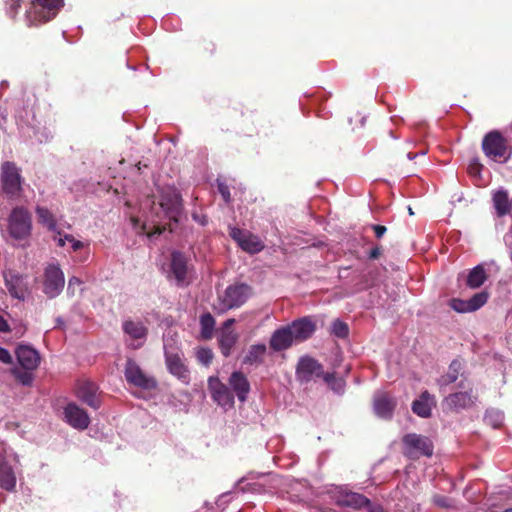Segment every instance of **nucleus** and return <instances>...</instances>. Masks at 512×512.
I'll return each instance as SVG.
<instances>
[{"label":"nucleus","instance_id":"nucleus-46","mask_svg":"<svg viewBox=\"0 0 512 512\" xmlns=\"http://www.w3.org/2000/svg\"><path fill=\"white\" fill-rule=\"evenodd\" d=\"M89 257H90V250L88 247V248H84V249L80 250L79 255H77L75 257L74 261L78 262V263H84L89 259Z\"/></svg>","mask_w":512,"mask_h":512},{"label":"nucleus","instance_id":"nucleus-16","mask_svg":"<svg viewBox=\"0 0 512 512\" xmlns=\"http://www.w3.org/2000/svg\"><path fill=\"white\" fill-rule=\"evenodd\" d=\"M208 387L212 399L224 409L232 408L234 395L227 385L222 383L218 377L211 376L208 379Z\"/></svg>","mask_w":512,"mask_h":512},{"label":"nucleus","instance_id":"nucleus-8","mask_svg":"<svg viewBox=\"0 0 512 512\" xmlns=\"http://www.w3.org/2000/svg\"><path fill=\"white\" fill-rule=\"evenodd\" d=\"M32 220L28 210L22 206L15 207L8 218V231L12 238L23 240L31 233Z\"/></svg>","mask_w":512,"mask_h":512},{"label":"nucleus","instance_id":"nucleus-30","mask_svg":"<svg viewBox=\"0 0 512 512\" xmlns=\"http://www.w3.org/2000/svg\"><path fill=\"white\" fill-rule=\"evenodd\" d=\"M215 328V319L211 313L206 312L200 316V332L203 339H210Z\"/></svg>","mask_w":512,"mask_h":512},{"label":"nucleus","instance_id":"nucleus-42","mask_svg":"<svg viewBox=\"0 0 512 512\" xmlns=\"http://www.w3.org/2000/svg\"><path fill=\"white\" fill-rule=\"evenodd\" d=\"M20 3L21 0H4L7 15H9L11 18L15 17L18 13Z\"/></svg>","mask_w":512,"mask_h":512},{"label":"nucleus","instance_id":"nucleus-54","mask_svg":"<svg viewBox=\"0 0 512 512\" xmlns=\"http://www.w3.org/2000/svg\"><path fill=\"white\" fill-rule=\"evenodd\" d=\"M228 497H230L229 493L221 495V497L217 501V505L220 507L222 505V503L225 502Z\"/></svg>","mask_w":512,"mask_h":512},{"label":"nucleus","instance_id":"nucleus-14","mask_svg":"<svg viewBox=\"0 0 512 512\" xmlns=\"http://www.w3.org/2000/svg\"><path fill=\"white\" fill-rule=\"evenodd\" d=\"M64 273L58 264H49L44 272V293L49 298L58 296L64 288Z\"/></svg>","mask_w":512,"mask_h":512},{"label":"nucleus","instance_id":"nucleus-50","mask_svg":"<svg viewBox=\"0 0 512 512\" xmlns=\"http://www.w3.org/2000/svg\"><path fill=\"white\" fill-rule=\"evenodd\" d=\"M373 229L377 238H381L386 232V227L382 225H374Z\"/></svg>","mask_w":512,"mask_h":512},{"label":"nucleus","instance_id":"nucleus-59","mask_svg":"<svg viewBox=\"0 0 512 512\" xmlns=\"http://www.w3.org/2000/svg\"><path fill=\"white\" fill-rule=\"evenodd\" d=\"M418 155H425L426 152L425 151H420L419 153H417Z\"/></svg>","mask_w":512,"mask_h":512},{"label":"nucleus","instance_id":"nucleus-31","mask_svg":"<svg viewBox=\"0 0 512 512\" xmlns=\"http://www.w3.org/2000/svg\"><path fill=\"white\" fill-rule=\"evenodd\" d=\"M161 207L168 213L171 218H174L180 211V196L177 192L173 191L167 201L164 199L160 202Z\"/></svg>","mask_w":512,"mask_h":512},{"label":"nucleus","instance_id":"nucleus-6","mask_svg":"<svg viewBox=\"0 0 512 512\" xmlns=\"http://www.w3.org/2000/svg\"><path fill=\"white\" fill-rule=\"evenodd\" d=\"M63 0H32L25 17L28 26L38 25L53 19Z\"/></svg>","mask_w":512,"mask_h":512},{"label":"nucleus","instance_id":"nucleus-58","mask_svg":"<svg viewBox=\"0 0 512 512\" xmlns=\"http://www.w3.org/2000/svg\"><path fill=\"white\" fill-rule=\"evenodd\" d=\"M240 489H241L242 491H246V490H247V491H250V490H253L254 488H251V487L246 488V487H244V486H241V487H240Z\"/></svg>","mask_w":512,"mask_h":512},{"label":"nucleus","instance_id":"nucleus-49","mask_svg":"<svg viewBox=\"0 0 512 512\" xmlns=\"http://www.w3.org/2000/svg\"><path fill=\"white\" fill-rule=\"evenodd\" d=\"M504 241H505V244L510 249L509 254H510V259L512 261V227H510L509 231L505 234Z\"/></svg>","mask_w":512,"mask_h":512},{"label":"nucleus","instance_id":"nucleus-21","mask_svg":"<svg viewBox=\"0 0 512 512\" xmlns=\"http://www.w3.org/2000/svg\"><path fill=\"white\" fill-rule=\"evenodd\" d=\"M16 357L19 365L28 370H36L40 364L38 351L28 345H19L16 348Z\"/></svg>","mask_w":512,"mask_h":512},{"label":"nucleus","instance_id":"nucleus-25","mask_svg":"<svg viewBox=\"0 0 512 512\" xmlns=\"http://www.w3.org/2000/svg\"><path fill=\"white\" fill-rule=\"evenodd\" d=\"M436 405L435 397L428 391H423L412 403V411L417 416L428 418L431 416L432 408Z\"/></svg>","mask_w":512,"mask_h":512},{"label":"nucleus","instance_id":"nucleus-38","mask_svg":"<svg viewBox=\"0 0 512 512\" xmlns=\"http://www.w3.org/2000/svg\"><path fill=\"white\" fill-rule=\"evenodd\" d=\"M131 222H132V225L135 229H138L137 233H146L147 234V237L150 239V240H154L156 239L161 233H162V230L159 228V227H156L154 229V231L152 232H146V225L143 224L142 226L138 227V219L135 218V217H131Z\"/></svg>","mask_w":512,"mask_h":512},{"label":"nucleus","instance_id":"nucleus-20","mask_svg":"<svg viewBox=\"0 0 512 512\" xmlns=\"http://www.w3.org/2000/svg\"><path fill=\"white\" fill-rule=\"evenodd\" d=\"M5 286L13 298L23 300L27 293V286L22 275L13 271L4 273Z\"/></svg>","mask_w":512,"mask_h":512},{"label":"nucleus","instance_id":"nucleus-10","mask_svg":"<svg viewBox=\"0 0 512 512\" xmlns=\"http://www.w3.org/2000/svg\"><path fill=\"white\" fill-rule=\"evenodd\" d=\"M328 493L331 495L334 503L339 507L362 510L363 503H366V496L351 491L348 485H331Z\"/></svg>","mask_w":512,"mask_h":512},{"label":"nucleus","instance_id":"nucleus-29","mask_svg":"<svg viewBox=\"0 0 512 512\" xmlns=\"http://www.w3.org/2000/svg\"><path fill=\"white\" fill-rule=\"evenodd\" d=\"M237 335L233 331H222L219 337V346L223 356L228 357L236 344Z\"/></svg>","mask_w":512,"mask_h":512},{"label":"nucleus","instance_id":"nucleus-60","mask_svg":"<svg viewBox=\"0 0 512 512\" xmlns=\"http://www.w3.org/2000/svg\"><path fill=\"white\" fill-rule=\"evenodd\" d=\"M502 512H512V508H508V509H506V510H504Z\"/></svg>","mask_w":512,"mask_h":512},{"label":"nucleus","instance_id":"nucleus-7","mask_svg":"<svg viewBox=\"0 0 512 512\" xmlns=\"http://www.w3.org/2000/svg\"><path fill=\"white\" fill-rule=\"evenodd\" d=\"M403 453L412 460L420 457H431L434 452L433 441L428 437L417 433H408L402 438Z\"/></svg>","mask_w":512,"mask_h":512},{"label":"nucleus","instance_id":"nucleus-2","mask_svg":"<svg viewBox=\"0 0 512 512\" xmlns=\"http://www.w3.org/2000/svg\"><path fill=\"white\" fill-rule=\"evenodd\" d=\"M163 349L168 372L183 384H189L190 371L184 363L183 353L175 335H164Z\"/></svg>","mask_w":512,"mask_h":512},{"label":"nucleus","instance_id":"nucleus-57","mask_svg":"<svg viewBox=\"0 0 512 512\" xmlns=\"http://www.w3.org/2000/svg\"><path fill=\"white\" fill-rule=\"evenodd\" d=\"M12 457H13V461L15 462V465H16V464H19V457H18V455H17L16 453H14V454L12 455Z\"/></svg>","mask_w":512,"mask_h":512},{"label":"nucleus","instance_id":"nucleus-18","mask_svg":"<svg viewBox=\"0 0 512 512\" xmlns=\"http://www.w3.org/2000/svg\"><path fill=\"white\" fill-rule=\"evenodd\" d=\"M396 407V399L388 393L378 391L374 394L373 410L377 417L381 419H391Z\"/></svg>","mask_w":512,"mask_h":512},{"label":"nucleus","instance_id":"nucleus-34","mask_svg":"<svg viewBox=\"0 0 512 512\" xmlns=\"http://www.w3.org/2000/svg\"><path fill=\"white\" fill-rule=\"evenodd\" d=\"M504 421V414L497 409H488L484 415V422L494 429L499 428Z\"/></svg>","mask_w":512,"mask_h":512},{"label":"nucleus","instance_id":"nucleus-27","mask_svg":"<svg viewBox=\"0 0 512 512\" xmlns=\"http://www.w3.org/2000/svg\"><path fill=\"white\" fill-rule=\"evenodd\" d=\"M266 351L267 347L263 343L251 345L243 358V364L251 366L262 364Z\"/></svg>","mask_w":512,"mask_h":512},{"label":"nucleus","instance_id":"nucleus-28","mask_svg":"<svg viewBox=\"0 0 512 512\" xmlns=\"http://www.w3.org/2000/svg\"><path fill=\"white\" fill-rule=\"evenodd\" d=\"M488 275L483 264L473 267L466 278V285L471 289L480 288L487 280Z\"/></svg>","mask_w":512,"mask_h":512},{"label":"nucleus","instance_id":"nucleus-11","mask_svg":"<svg viewBox=\"0 0 512 512\" xmlns=\"http://www.w3.org/2000/svg\"><path fill=\"white\" fill-rule=\"evenodd\" d=\"M124 376L126 381L135 387L144 391L155 390L158 382L150 374L145 373L140 366L132 359H128L125 364Z\"/></svg>","mask_w":512,"mask_h":512},{"label":"nucleus","instance_id":"nucleus-36","mask_svg":"<svg viewBox=\"0 0 512 512\" xmlns=\"http://www.w3.org/2000/svg\"><path fill=\"white\" fill-rule=\"evenodd\" d=\"M331 333L338 338H345L349 333L348 325L340 319H336L332 322Z\"/></svg>","mask_w":512,"mask_h":512},{"label":"nucleus","instance_id":"nucleus-41","mask_svg":"<svg viewBox=\"0 0 512 512\" xmlns=\"http://www.w3.org/2000/svg\"><path fill=\"white\" fill-rule=\"evenodd\" d=\"M432 500L433 503L440 508L448 509L454 507L453 499L444 495H434Z\"/></svg>","mask_w":512,"mask_h":512},{"label":"nucleus","instance_id":"nucleus-24","mask_svg":"<svg viewBox=\"0 0 512 512\" xmlns=\"http://www.w3.org/2000/svg\"><path fill=\"white\" fill-rule=\"evenodd\" d=\"M229 385L240 402H245L250 392V383L247 377L240 371H234L229 377Z\"/></svg>","mask_w":512,"mask_h":512},{"label":"nucleus","instance_id":"nucleus-4","mask_svg":"<svg viewBox=\"0 0 512 512\" xmlns=\"http://www.w3.org/2000/svg\"><path fill=\"white\" fill-rule=\"evenodd\" d=\"M1 190L9 200L19 201L23 195L24 178L21 169L11 161H4L0 167Z\"/></svg>","mask_w":512,"mask_h":512},{"label":"nucleus","instance_id":"nucleus-19","mask_svg":"<svg viewBox=\"0 0 512 512\" xmlns=\"http://www.w3.org/2000/svg\"><path fill=\"white\" fill-rule=\"evenodd\" d=\"M76 395L79 400L93 409H98L101 401L98 394V386L91 381H81L77 384Z\"/></svg>","mask_w":512,"mask_h":512},{"label":"nucleus","instance_id":"nucleus-48","mask_svg":"<svg viewBox=\"0 0 512 512\" xmlns=\"http://www.w3.org/2000/svg\"><path fill=\"white\" fill-rule=\"evenodd\" d=\"M55 232L57 233V236L54 239L57 242V245L59 247H64L66 242H67L66 237H67L68 234H62V232L58 231L57 229H56Z\"/></svg>","mask_w":512,"mask_h":512},{"label":"nucleus","instance_id":"nucleus-23","mask_svg":"<svg viewBox=\"0 0 512 512\" xmlns=\"http://www.w3.org/2000/svg\"><path fill=\"white\" fill-rule=\"evenodd\" d=\"M463 375V363L459 359H454L450 363L447 372L437 379V384L442 391H445L449 385L455 383L459 378L464 379Z\"/></svg>","mask_w":512,"mask_h":512},{"label":"nucleus","instance_id":"nucleus-52","mask_svg":"<svg viewBox=\"0 0 512 512\" xmlns=\"http://www.w3.org/2000/svg\"><path fill=\"white\" fill-rule=\"evenodd\" d=\"M235 323L234 318H229L223 323V331H230L229 328Z\"/></svg>","mask_w":512,"mask_h":512},{"label":"nucleus","instance_id":"nucleus-40","mask_svg":"<svg viewBox=\"0 0 512 512\" xmlns=\"http://www.w3.org/2000/svg\"><path fill=\"white\" fill-rule=\"evenodd\" d=\"M325 380L331 386V388L338 394H342L344 392L343 380L336 379L333 374H327Z\"/></svg>","mask_w":512,"mask_h":512},{"label":"nucleus","instance_id":"nucleus-15","mask_svg":"<svg viewBox=\"0 0 512 512\" xmlns=\"http://www.w3.org/2000/svg\"><path fill=\"white\" fill-rule=\"evenodd\" d=\"M122 329L129 347L139 349L144 345L147 339L148 329L143 322L125 320L122 324Z\"/></svg>","mask_w":512,"mask_h":512},{"label":"nucleus","instance_id":"nucleus-1","mask_svg":"<svg viewBox=\"0 0 512 512\" xmlns=\"http://www.w3.org/2000/svg\"><path fill=\"white\" fill-rule=\"evenodd\" d=\"M315 329V323L309 317L297 319L273 332L269 341L270 348L275 352L287 350L293 344L310 338Z\"/></svg>","mask_w":512,"mask_h":512},{"label":"nucleus","instance_id":"nucleus-62","mask_svg":"<svg viewBox=\"0 0 512 512\" xmlns=\"http://www.w3.org/2000/svg\"><path fill=\"white\" fill-rule=\"evenodd\" d=\"M244 482V479H241L238 483V485H241Z\"/></svg>","mask_w":512,"mask_h":512},{"label":"nucleus","instance_id":"nucleus-22","mask_svg":"<svg viewBox=\"0 0 512 512\" xmlns=\"http://www.w3.org/2000/svg\"><path fill=\"white\" fill-rule=\"evenodd\" d=\"M16 483L14 467L9 464L4 455L0 454V487L7 492H13L16 488Z\"/></svg>","mask_w":512,"mask_h":512},{"label":"nucleus","instance_id":"nucleus-47","mask_svg":"<svg viewBox=\"0 0 512 512\" xmlns=\"http://www.w3.org/2000/svg\"><path fill=\"white\" fill-rule=\"evenodd\" d=\"M0 362L4 364H11L12 363V356L10 352L0 346Z\"/></svg>","mask_w":512,"mask_h":512},{"label":"nucleus","instance_id":"nucleus-61","mask_svg":"<svg viewBox=\"0 0 512 512\" xmlns=\"http://www.w3.org/2000/svg\"><path fill=\"white\" fill-rule=\"evenodd\" d=\"M409 214H410V215H413V211H412V209H411V208H409Z\"/></svg>","mask_w":512,"mask_h":512},{"label":"nucleus","instance_id":"nucleus-56","mask_svg":"<svg viewBox=\"0 0 512 512\" xmlns=\"http://www.w3.org/2000/svg\"><path fill=\"white\" fill-rule=\"evenodd\" d=\"M417 156H418L417 153H412V152L407 153V158L409 160H414Z\"/></svg>","mask_w":512,"mask_h":512},{"label":"nucleus","instance_id":"nucleus-51","mask_svg":"<svg viewBox=\"0 0 512 512\" xmlns=\"http://www.w3.org/2000/svg\"><path fill=\"white\" fill-rule=\"evenodd\" d=\"M9 331V325L7 321L3 318V316L0 314V332H8Z\"/></svg>","mask_w":512,"mask_h":512},{"label":"nucleus","instance_id":"nucleus-3","mask_svg":"<svg viewBox=\"0 0 512 512\" xmlns=\"http://www.w3.org/2000/svg\"><path fill=\"white\" fill-rule=\"evenodd\" d=\"M481 146L484 155L495 163L504 164L512 156V145L498 130L486 133Z\"/></svg>","mask_w":512,"mask_h":512},{"label":"nucleus","instance_id":"nucleus-26","mask_svg":"<svg viewBox=\"0 0 512 512\" xmlns=\"http://www.w3.org/2000/svg\"><path fill=\"white\" fill-rule=\"evenodd\" d=\"M320 369L321 365L315 359L303 356L298 361L296 375L301 381H310Z\"/></svg>","mask_w":512,"mask_h":512},{"label":"nucleus","instance_id":"nucleus-35","mask_svg":"<svg viewBox=\"0 0 512 512\" xmlns=\"http://www.w3.org/2000/svg\"><path fill=\"white\" fill-rule=\"evenodd\" d=\"M489 298V294L486 291H481L474 294L471 298L468 299L470 311L474 312L483 307Z\"/></svg>","mask_w":512,"mask_h":512},{"label":"nucleus","instance_id":"nucleus-37","mask_svg":"<svg viewBox=\"0 0 512 512\" xmlns=\"http://www.w3.org/2000/svg\"><path fill=\"white\" fill-rule=\"evenodd\" d=\"M449 306L458 313H471L468 299L452 298L449 301Z\"/></svg>","mask_w":512,"mask_h":512},{"label":"nucleus","instance_id":"nucleus-13","mask_svg":"<svg viewBox=\"0 0 512 512\" xmlns=\"http://www.w3.org/2000/svg\"><path fill=\"white\" fill-rule=\"evenodd\" d=\"M191 268L188 263V258L179 251H173L170 261V272L168 278H174L178 286H185L189 284Z\"/></svg>","mask_w":512,"mask_h":512},{"label":"nucleus","instance_id":"nucleus-9","mask_svg":"<svg viewBox=\"0 0 512 512\" xmlns=\"http://www.w3.org/2000/svg\"><path fill=\"white\" fill-rule=\"evenodd\" d=\"M466 382V379H460L457 387L463 389V391L451 393L444 398L442 403L444 409L458 412L469 409L474 405L476 397L472 393V388Z\"/></svg>","mask_w":512,"mask_h":512},{"label":"nucleus","instance_id":"nucleus-17","mask_svg":"<svg viewBox=\"0 0 512 512\" xmlns=\"http://www.w3.org/2000/svg\"><path fill=\"white\" fill-rule=\"evenodd\" d=\"M63 415L66 423L75 429L85 430L90 424L87 412L73 402L66 405Z\"/></svg>","mask_w":512,"mask_h":512},{"label":"nucleus","instance_id":"nucleus-5","mask_svg":"<svg viewBox=\"0 0 512 512\" xmlns=\"http://www.w3.org/2000/svg\"><path fill=\"white\" fill-rule=\"evenodd\" d=\"M251 296V287L245 283L229 285L219 295L218 302L215 305L217 313H225L228 310L239 308Z\"/></svg>","mask_w":512,"mask_h":512},{"label":"nucleus","instance_id":"nucleus-12","mask_svg":"<svg viewBox=\"0 0 512 512\" xmlns=\"http://www.w3.org/2000/svg\"><path fill=\"white\" fill-rule=\"evenodd\" d=\"M229 235L243 251L249 254H257L265 247L259 236L250 231L229 227Z\"/></svg>","mask_w":512,"mask_h":512},{"label":"nucleus","instance_id":"nucleus-55","mask_svg":"<svg viewBox=\"0 0 512 512\" xmlns=\"http://www.w3.org/2000/svg\"><path fill=\"white\" fill-rule=\"evenodd\" d=\"M194 219L199 221L201 225H206V223H207V220L205 217L198 218L197 216H194Z\"/></svg>","mask_w":512,"mask_h":512},{"label":"nucleus","instance_id":"nucleus-33","mask_svg":"<svg viewBox=\"0 0 512 512\" xmlns=\"http://www.w3.org/2000/svg\"><path fill=\"white\" fill-rule=\"evenodd\" d=\"M33 371L34 370L22 368L21 366H15L11 369V373L14 378L24 386H30L32 384L34 380Z\"/></svg>","mask_w":512,"mask_h":512},{"label":"nucleus","instance_id":"nucleus-44","mask_svg":"<svg viewBox=\"0 0 512 512\" xmlns=\"http://www.w3.org/2000/svg\"><path fill=\"white\" fill-rule=\"evenodd\" d=\"M218 191L221 194L225 203L229 204L231 202V194L228 185L218 180Z\"/></svg>","mask_w":512,"mask_h":512},{"label":"nucleus","instance_id":"nucleus-53","mask_svg":"<svg viewBox=\"0 0 512 512\" xmlns=\"http://www.w3.org/2000/svg\"><path fill=\"white\" fill-rule=\"evenodd\" d=\"M379 255H380V249L378 247H375V248L371 249L368 256L370 259H376V258H378Z\"/></svg>","mask_w":512,"mask_h":512},{"label":"nucleus","instance_id":"nucleus-43","mask_svg":"<svg viewBox=\"0 0 512 512\" xmlns=\"http://www.w3.org/2000/svg\"><path fill=\"white\" fill-rule=\"evenodd\" d=\"M67 239V242L70 244V247L72 249V251L74 252H77V251H80L84 248H88L89 247V243H84L80 240H77L73 237V235H67L66 237Z\"/></svg>","mask_w":512,"mask_h":512},{"label":"nucleus","instance_id":"nucleus-39","mask_svg":"<svg viewBox=\"0 0 512 512\" xmlns=\"http://www.w3.org/2000/svg\"><path fill=\"white\" fill-rule=\"evenodd\" d=\"M198 361L204 366L210 365L213 360V352L210 348L201 347L197 350L196 353Z\"/></svg>","mask_w":512,"mask_h":512},{"label":"nucleus","instance_id":"nucleus-32","mask_svg":"<svg viewBox=\"0 0 512 512\" xmlns=\"http://www.w3.org/2000/svg\"><path fill=\"white\" fill-rule=\"evenodd\" d=\"M36 214L39 222L46 226L50 231H56L57 222L54 215L45 207L37 206Z\"/></svg>","mask_w":512,"mask_h":512},{"label":"nucleus","instance_id":"nucleus-45","mask_svg":"<svg viewBox=\"0 0 512 512\" xmlns=\"http://www.w3.org/2000/svg\"><path fill=\"white\" fill-rule=\"evenodd\" d=\"M81 285L82 281L79 278L75 276L71 277L68 281L67 293L73 296L75 294L76 287H80Z\"/></svg>","mask_w":512,"mask_h":512}]
</instances>
